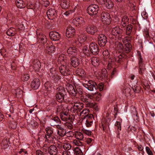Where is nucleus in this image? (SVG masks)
Returning a JSON list of instances; mask_svg holds the SVG:
<instances>
[{"label":"nucleus","instance_id":"obj_1","mask_svg":"<svg viewBox=\"0 0 155 155\" xmlns=\"http://www.w3.org/2000/svg\"><path fill=\"white\" fill-rule=\"evenodd\" d=\"M83 85L91 91H93L94 89L96 90L97 87H98L100 91H101L104 88V84L102 83H99L97 86L96 83L92 81H89L87 84H84Z\"/></svg>","mask_w":155,"mask_h":155},{"label":"nucleus","instance_id":"obj_2","mask_svg":"<svg viewBox=\"0 0 155 155\" xmlns=\"http://www.w3.org/2000/svg\"><path fill=\"white\" fill-rule=\"evenodd\" d=\"M123 32V29L120 28L119 27H115L111 30V38L115 40H120L122 38Z\"/></svg>","mask_w":155,"mask_h":155},{"label":"nucleus","instance_id":"obj_3","mask_svg":"<svg viewBox=\"0 0 155 155\" xmlns=\"http://www.w3.org/2000/svg\"><path fill=\"white\" fill-rule=\"evenodd\" d=\"M65 91L64 87L60 86L57 90L55 95L56 99L59 102H61L64 100L65 94Z\"/></svg>","mask_w":155,"mask_h":155},{"label":"nucleus","instance_id":"obj_4","mask_svg":"<svg viewBox=\"0 0 155 155\" xmlns=\"http://www.w3.org/2000/svg\"><path fill=\"white\" fill-rule=\"evenodd\" d=\"M63 111L60 113V116L61 120L64 121H71L74 119L72 117H71L69 114V110L67 107H65Z\"/></svg>","mask_w":155,"mask_h":155},{"label":"nucleus","instance_id":"obj_5","mask_svg":"<svg viewBox=\"0 0 155 155\" xmlns=\"http://www.w3.org/2000/svg\"><path fill=\"white\" fill-rule=\"evenodd\" d=\"M99 8L97 5H91L88 7L87 9V12L91 15H95L97 14Z\"/></svg>","mask_w":155,"mask_h":155},{"label":"nucleus","instance_id":"obj_6","mask_svg":"<svg viewBox=\"0 0 155 155\" xmlns=\"http://www.w3.org/2000/svg\"><path fill=\"white\" fill-rule=\"evenodd\" d=\"M101 20L103 24L109 25L111 22V18L109 14L106 12H102L101 14Z\"/></svg>","mask_w":155,"mask_h":155},{"label":"nucleus","instance_id":"obj_7","mask_svg":"<svg viewBox=\"0 0 155 155\" xmlns=\"http://www.w3.org/2000/svg\"><path fill=\"white\" fill-rule=\"evenodd\" d=\"M86 31L89 34L94 35L98 31L96 26L92 25H87L86 26Z\"/></svg>","mask_w":155,"mask_h":155},{"label":"nucleus","instance_id":"obj_8","mask_svg":"<svg viewBox=\"0 0 155 155\" xmlns=\"http://www.w3.org/2000/svg\"><path fill=\"white\" fill-rule=\"evenodd\" d=\"M72 23L76 26L80 27L84 24L85 21L81 17H77L73 20Z\"/></svg>","mask_w":155,"mask_h":155},{"label":"nucleus","instance_id":"obj_9","mask_svg":"<svg viewBox=\"0 0 155 155\" xmlns=\"http://www.w3.org/2000/svg\"><path fill=\"white\" fill-rule=\"evenodd\" d=\"M68 65H61L59 68L60 72L64 76H66L70 75L71 71L68 68Z\"/></svg>","mask_w":155,"mask_h":155},{"label":"nucleus","instance_id":"obj_10","mask_svg":"<svg viewBox=\"0 0 155 155\" xmlns=\"http://www.w3.org/2000/svg\"><path fill=\"white\" fill-rule=\"evenodd\" d=\"M94 119L93 116L90 114L88 116H86L84 119H83V122H85V124L87 127H90L93 124Z\"/></svg>","mask_w":155,"mask_h":155},{"label":"nucleus","instance_id":"obj_11","mask_svg":"<svg viewBox=\"0 0 155 155\" xmlns=\"http://www.w3.org/2000/svg\"><path fill=\"white\" fill-rule=\"evenodd\" d=\"M97 42L100 47H104L107 42V38L104 34L100 35L98 37Z\"/></svg>","mask_w":155,"mask_h":155},{"label":"nucleus","instance_id":"obj_12","mask_svg":"<svg viewBox=\"0 0 155 155\" xmlns=\"http://www.w3.org/2000/svg\"><path fill=\"white\" fill-rule=\"evenodd\" d=\"M139 59V72L140 74L142 75L144 71V68L143 63V58L141 55L140 52H138Z\"/></svg>","mask_w":155,"mask_h":155},{"label":"nucleus","instance_id":"obj_13","mask_svg":"<svg viewBox=\"0 0 155 155\" xmlns=\"http://www.w3.org/2000/svg\"><path fill=\"white\" fill-rule=\"evenodd\" d=\"M89 48L91 53L94 55H96L98 53L99 49L98 46L95 43H91L89 45Z\"/></svg>","mask_w":155,"mask_h":155},{"label":"nucleus","instance_id":"obj_14","mask_svg":"<svg viewBox=\"0 0 155 155\" xmlns=\"http://www.w3.org/2000/svg\"><path fill=\"white\" fill-rule=\"evenodd\" d=\"M47 14L49 19H52L57 15L56 11L54 8H51L47 11Z\"/></svg>","mask_w":155,"mask_h":155},{"label":"nucleus","instance_id":"obj_15","mask_svg":"<svg viewBox=\"0 0 155 155\" xmlns=\"http://www.w3.org/2000/svg\"><path fill=\"white\" fill-rule=\"evenodd\" d=\"M37 40L38 43L44 44L47 42V39L46 36L41 33L37 34Z\"/></svg>","mask_w":155,"mask_h":155},{"label":"nucleus","instance_id":"obj_16","mask_svg":"<svg viewBox=\"0 0 155 155\" xmlns=\"http://www.w3.org/2000/svg\"><path fill=\"white\" fill-rule=\"evenodd\" d=\"M66 88L70 95L74 96L76 95V89L74 88L73 85L69 84L67 85Z\"/></svg>","mask_w":155,"mask_h":155},{"label":"nucleus","instance_id":"obj_17","mask_svg":"<svg viewBox=\"0 0 155 155\" xmlns=\"http://www.w3.org/2000/svg\"><path fill=\"white\" fill-rule=\"evenodd\" d=\"M49 35L50 39L53 41H58L60 38V34L56 31L50 32Z\"/></svg>","mask_w":155,"mask_h":155},{"label":"nucleus","instance_id":"obj_18","mask_svg":"<svg viewBox=\"0 0 155 155\" xmlns=\"http://www.w3.org/2000/svg\"><path fill=\"white\" fill-rule=\"evenodd\" d=\"M59 62H60L62 65H68L69 61L67 58L66 56L63 54L60 55L58 59Z\"/></svg>","mask_w":155,"mask_h":155},{"label":"nucleus","instance_id":"obj_19","mask_svg":"<svg viewBox=\"0 0 155 155\" xmlns=\"http://www.w3.org/2000/svg\"><path fill=\"white\" fill-rule=\"evenodd\" d=\"M75 31V29L74 28L71 26H69L66 29V36L68 38L71 37L74 34Z\"/></svg>","mask_w":155,"mask_h":155},{"label":"nucleus","instance_id":"obj_20","mask_svg":"<svg viewBox=\"0 0 155 155\" xmlns=\"http://www.w3.org/2000/svg\"><path fill=\"white\" fill-rule=\"evenodd\" d=\"M50 76L52 77L53 79L55 81H57L60 79V77L56 73L55 69L51 68L50 69Z\"/></svg>","mask_w":155,"mask_h":155},{"label":"nucleus","instance_id":"obj_21","mask_svg":"<svg viewBox=\"0 0 155 155\" xmlns=\"http://www.w3.org/2000/svg\"><path fill=\"white\" fill-rule=\"evenodd\" d=\"M40 85V82L39 79L36 78L34 79L31 82V86L34 89H38Z\"/></svg>","mask_w":155,"mask_h":155},{"label":"nucleus","instance_id":"obj_22","mask_svg":"<svg viewBox=\"0 0 155 155\" xmlns=\"http://www.w3.org/2000/svg\"><path fill=\"white\" fill-rule=\"evenodd\" d=\"M60 120L57 117H54L49 121V123L52 126H56L58 124L60 123Z\"/></svg>","mask_w":155,"mask_h":155},{"label":"nucleus","instance_id":"obj_23","mask_svg":"<svg viewBox=\"0 0 155 155\" xmlns=\"http://www.w3.org/2000/svg\"><path fill=\"white\" fill-rule=\"evenodd\" d=\"M58 152V150L56 146L54 145L50 146L48 153L50 155H56Z\"/></svg>","mask_w":155,"mask_h":155},{"label":"nucleus","instance_id":"obj_24","mask_svg":"<svg viewBox=\"0 0 155 155\" xmlns=\"http://www.w3.org/2000/svg\"><path fill=\"white\" fill-rule=\"evenodd\" d=\"M79 64V61L78 58L76 57H72L71 58L70 64L72 66L76 68Z\"/></svg>","mask_w":155,"mask_h":155},{"label":"nucleus","instance_id":"obj_25","mask_svg":"<svg viewBox=\"0 0 155 155\" xmlns=\"http://www.w3.org/2000/svg\"><path fill=\"white\" fill-rule=\"evenodd\" d=\"M67 53L69 56H74L77 54V50L75 47H70L68 49Z\"/></svg>","mask_w":155,"mask_h":155},{"label":"nucleus","instance_id":"obj_26","mask_svg":"<svg viewBox=\"0 0 155 155\" xmlns=\"http://www.w3.org/2000/svg\"><path fill=\"white\" fill-rule=\"evenodd\" d=\"M70 0H63L61 2V5L63 9H66L70 7Z\"/></svg>","mask_w":155,"mask_h":155},{"label":"nucleus","instance_id":"obj_27","mask_svg":"<svg viewBox=\"0 0 155 155\" xmlns=\"http://www.w3.org/2000/svg\"><path fill=\"white\" fill-rule=\"evenodd\" d=\"M41 66V63L37 60H35L33 62V68L35 71H38Z\"/></svg>","mask_w":155,"mask_h":155},{"label":"nucleus","instance_id":"obj_28","mask_svg":"<svg viewBox=\"0 0 155 155\" xmlns=\"http://www.w3.org/2000/svg\"><path fill=\"white\" fill-rule=\"evenodd\" d=\"M45 136L47 141L49 143H53L56 140V135L54 134L45 135Z\"/></svg>","mask_w":155,"mask_h":155},{"label":"nucleus","instance_id":"obj_29","mask_svg":"<svg viewBox=\"0 0 155 155\" xmlns=\"http://www.w3.org/2000/svg\"><path fill=\"white\" fill-rule=\"evenodd\" d=\"M115 47L116 50L120 52H122L123 51H124L123 45L120 42H116L115 43Z\"/></svg>","mask_w":155,"mask_h":155},{"label":"nucleus","instance_id":"obj_30","mask_svg":"<svg viewBox=\"0 0 155 155\" xmlns=\"http://www.w3.org/2000/svg\"><path fill=\"white\" fill-rule=\"evenodd\" d=\"M87 37V35L86 34H80L79 35L78 40L80 43H82L86 41Z\"/></svg>","mask_w":155,"mask_h":155},{"label":"nucleus","instance_id":"obj_31","mask_svg":"<svg viewBox=\"0 0 155 155\" xmlns=\"http://www.w3.org/2000/svg\"><path fill=\"white\" fill-rule=\"evenodd\" d=\"M91 62L92 64L94 67H96L99 65L100 61L99 59L95 57H92Z\"/></svg>","mask_w":155,"mask_h":155},{"label":"nucleus","instance_id":"obj_32","mask_svg":"<svg viewBox=\"0 0 155 155\" xmlns=\"http://www.w3.org/2000/svg\"><path fill=\"white\" fill-rule=\"evenodd\" d=\"M129 18L127 16L124 15L122 18L121 25L123 27H124L126 26V25L128 23Z\"/></svg>","mask_w":155,"mask_h":155},{"label":"nucleus","instance_id":"obj_33","mask_svg":"<svg viewBox=\"0 0 155 155\" xmlns=\"http://www.w3.org/2000/svg\"><path fill=\"white\" fill-rule=\"evenodd\" d=\"M15 3L17 6L19 8H23L25 6V4L22 0H16Z\"/></svg>","mask_w":155,"mask_h":155},{"label":"nucleus","instance_id":"obj_34","mask_svg":"<svg viewBox=\"0 0 155 155\" xmlns=\"http://www.w3.org/2000/svg\"><path fill=\"white\" fill-rule=\"evenodd\" d=\"M74 135L75 138L80 140H82L84 138L82 133L79 131H75Z\"/></svg>","mask_w":155,"mask_h":155},{"label":"nucleus","instance_id":"obj_35","mask_svg":"<svg viewBox=\"0 0 155 155\" xmlns=\"http://www.w3.org/2000/svg\"><path fill=\"white\" fill-rule=\"evenodd\" d=\"M89 110L87 109H85L83 110L80 113V116L83 119L85 118L86 116H88L89 114Z\"/></svg>","mask_w":155,"mask_h":155},{"label":"nucleus","instance_id":"obj_36","mask_svg":"<svg viewBox=\"0 0 155 155\" xmlns=\"http://www.w3.org/2000/svg\"><path fill=\"white\" fill-rule=\"evenodd\" d=\"M124 87V92L125 93V95L129 96L131 95V89L129 85Z\"/></svg>","mask_w":155,"mask_h":155},{"label":"nucleus","instance_id":"obj_37","mask_svg":"<svg viewBox=\"0 0 155 155\" xmlns=\"http://www.w3.org/2000/svg\"><path fill=\"white\" fill-rule=\"evenodd\" d=\"M16 33L15 29L12 28L8 29L6 31L7 35L9 36H13Z\"/></svg>","mask_w":155,"mask_h":155},{"label":"nucleus","instance_id":"obj_38","mask_svg":"<svg viewBox=\"0 0 155 155\" xmlns=\"http://www.w3.org/2000/svg\"><path fill=\"white\" fill-rule=\"evenodd\" d=\"M133 26L131 25H128L126 27V35L130 36L132 31Z\"/></svg>","mask_w":155,"mask_h":155},{"label":"nucleus","instance_id":"obj_39","mask_svg":"<svg viewBox=\"0 0 155 155\" xmlns=\"http://www.w3.org/2000/svg\"><path fill=\"white\" fill-rule=\"evenodd\" d=\"M106 7L108 9H110L113 7L114 4L113 2L110 0H106L104 3Z\"/></svg>","mask_w":155,"mask_h":155},{"label":"nucleus","instance_id":"obj_40","mask_svg":"<svg viewBox=\"0 0 155 155\" xmlns=\"http://www.w3.org/2000/svg\"><path fill=\"white\" fill-rule=\"evenodd\" d=\"M45 87L46 91L48 93L51 92L52 88L51 86L50 82L48 81L46 82L45 84Z\"/></svg>","mask_w":155,"mask_h":155},{"label":"nucleus","instance_id":"obj_41","mask_svg":"<svg viewBox=\"0 0 155 155\" xmlns=\"http://www.w3.org/2000/svg\"><path fill=\"white\" fill-rule=\"evenodd\" d=\"M125 48H124V51L126 53L130 52L131 49V45L129 43H126L125 45Z\"/></svg>","mask_w":155,"mask_h":155},{"label":"nucleus","instance_id":"obj_42","mask_svg":"<svg viewBox=\"0 0 155 155\" xmlns=\"http://www.w3.org/2000/svg\"><path fill=\"white\" fill-rule=\"evenodd\" d=\"M55 50V47L53 45L47 46L46 48L47 52L49 54L54 52Z\"/></svg>","mask_w":155,"mask_h":155},{"label":"nucleus","instance_id":"obj_43","mask_svg":"<svg viewBox=\"0 0 155 155\" xmlns=\"http://www.w3.org/2000/svg\"><path fill=\"white\" fill-rule=\"evenodd\" d=\"M74 119H73L72 121H68L65 124V126L67 128L69 129H72L73 128V120Z\"/></svg>","mask_w":155,"mask_h":155},{"label":"nucleus","instance_id":"obj_44","mask_svg":"<svg viewBox=\"0 0 155 155\" xmlns=\"http://www.w3.org/2000/svg\"><path fill=\"white\" fill-rule=\"evenodd\" d=\"M45 131L46 132V134L45 135H52L54 134L53 133V129L50 127H48L45 129Z\"/></svg>","mask_w":155,"mask_h":155},{"label":"nucleus","instance_id":"obj_45","mask_svg":"<svg viewBox=\"0 0 155 155\" xmlns=\"http://www.w3.org/2000/svg\"><path fill=\"white\" fill-rule=\"evenodd\" d=\"M73 104L76 107L78 110L79 111V112H80L83 107V104L80 102L74 103Z\"/></svg>","mask_w":155,"mask_h":155},{"label":"nucleus","instance_id":"obj_46","mask_svg":"<svg viewBox=\"0 0 155 155\" xmlns=\"http://www.w3.org/2000/svg\"><path fill=\"white\" fill-rule=\"evenodd\" d=\"M77 74L80 76H83L85 75V72L84 70L81 68H78L76 71Z\"/></svg>","mask_w":155,"mask_h":155},{"label":"nucleus","instance_id":"obj_47","mask_svg":"<svg viewBox=\"0 0 155 155\" xmlns=\"http://www.w3.org/2000/svg\"><path fill=\"white\" fill-rule=\"evenodd\" d=\"M118 120L119 121H117L116 122L115 125L117 127L118 131H119L121 130V123L122 122V120L120 118Z\"/></svg>","mask_w":155,"mask_h":155},{"label":"nucleus","instance_id":"obj_48","mask_svg":"<svg viewBox=\"0 0 155 155\" xmlns=\"http://www.w3.org/2000/svg\"><path fill=\"white\" fill-rule=\"evenodd\" d=\"M62 147L65 151H69L71 150V146L69 143H66L63 144Z\"/></svg>","mask_w":155,"mask_h":155},{"label":"nucleus","instance_id":"obj_49","mask_svg":"<svg viewBox=\"0 0 155 155\" xmlns=\"http://www.w3.org/2000/svg\"><path fill=\"white\" fill-rule=\"evenodd\" d=\"M74 153L76 155H82L83 153L78 147H76L74 150Z\"/></svg>","mask_w":155,"mask_h":155},{"label":"nucleus","instance_id":"obj_50","mask_svg":"<svg viewBox=\"0 0 155 155\" xmlns=\"http://www.w3.org/2000/svg\"><path fill=\"white\" fill-rule=\"evenodd\" d=\"M103 55L104 57L106 59L110 58V53L108 51L106 50L103 52Z\"/></svg>","mask_w":155,"mask_h":155},{"label":"nucleus","instance_id":"obj_51","mask_svg":"<svg viewBox=\"0 0 155 155\" xmlns=\"http://www.w3.org/2000/svg\"><path fill=\"white\" fill-rule=\"evenodd\" d=\"M112 60H113V61L114 60V59H108V63L107 65V68L109 70L110 69L113 65V64L114 63L112 62Z\"/></svg>","mask_w":155,"mask_h":155},{"label":"nucleus","instance_id":"obj_52","mask_svg":"<svg viewBox=\"0 0 155 155\" xmlns=\"http://www.w3.org/2000/svg\"><path fill=\"white\" fill-rule=\"evenodd\" d=\"M75 9L76 8L75 7L73 10H72L66 11L63 13V15H65L66 16H68L70 14L74 12L75 10Z\"/></svg>","mask_w":155,"mask_h":155},{"label":"nucleus","instance_id":"obj_53","mask_svg":"<svg viewBox=\"0 0 155 155\" xmlns=\"http://www.w3.org/2000/svg\"><path fill=\"white\" fill-rule=\"evenodd\" d=\"M70 111L72 113H78L79 112V111L78 110V109L73 104L72 107H71L70 109Z\"/></svg>","mask_w":155,"mask_h":155},{"label":"nucleus","instance_id":"obj_54","mask_svg":"<svg viewBox=\"0 0 155 155\" xmlns=\"http://www.w3.org/2000/svg\"><path fill=\"white\" fill-rule=\"evenodd\" d=\"M79 140H74L73 141V143L77 146H81L82 145V143Z\"/></svg>","mask_w":155,"mask_h":155},{"label":"nucleus","instance_id":"obj_55","mask_svg":"<svg viewBox=\"0 0 155 155\" xmlns=\"http://www.w3.org/2000/svg\"><path fill=\"white\" fill-rule=\"evenodd\" d=\"M81 100L84 102L88 103L89 102L87 95L82 96L81 97Z\"/></svg>","mask_w":155,"mask_h":155},{"label":"nucleus","instance_id":"obj_56","mask_svg":"<svg viewBox=\"0 0 155 155\" xmlns=\"http://www.w3.org/2000/svg\"><path fill=\"white\" fill-rule=\"evenodd\" d=\"M30 76L28 74H24L22 77L21 79L23 81H27L29 78Z\"/></svg>","mask_w":155,"mask_h":155},{"label":"nucleus","instance_id":"obj_57","mask_svg":"<svg viewBox=\"0 0 155 155\" xmlns=\"http://www.w3.org/2000/svg\"><path fill=\"white\" fill-rule=\"evenodd\" d=\"M66 107H63L61 105L58 106L57 108V110L56 111V113L58 114V112L61 111V110H62V111H63V110L64 109V108Z\"/></svg>","mask_w":155,"mask_h":155},{"label":"nucleus","instance_id":"obj_58","mask_svg":"<svg viewBox=\"0 0 155 155\" xmlns=\"http://www.w3.org/2000/svg\"><path fill=\"white\" fill-rule=\"evenodd\" d=\"M94 99L97 101H99L101 98V95L100 94H96L94 95Z\"/></svg>","mask_w":155,"mask_h":155},{"label":"nucleus","instance_id":"obj_59","mask_svg":"<svg viewBox=\"0 0 155 155\" xmlns=\"http://www.w3.org/2000/svg\"><path fill=\"white\" fill-rule=\"evenodd\" d=\"M49 147L50 146L48 144H44L43 147V151L46 152L48 151V152L49 149Z\"/></svg>","mask_w":155,"mask_h":155},{"label":"nucleus","instance_id":"obj_60","mask_svg":"<svg viewBox=\"0 0 155 155\" xmlns=\"http://www.w3.org/2000/svg\"><path fill=\"white\" fill-rule=\"evenodd\" d=\"M74 134L73 132L72 131H69L65 132V135L68 137H72Z\"/></svg>","mask_w":155,"mask_h":155},{"label":"nucleus","instance_id":"obj_61","mask_svg":"<svg viewBox=\"0 0 155 155\" xmlns=\"http://www.w3.org/2000/svg\"><path fill=\"white\" fill-rule=\"evenodd\" d=\"M124 55L120 54L119 55L117 58H116L115 60L116 61H117L118 63H120L121 61V60L122 58H124Z\"/></svg>","mask_w":155,"mask_h":155},{"label":"nucleus","instance_id":"obj_62","mask_svg":"<svg viewBox=\"0 0 155 155\" xmlns=\"http://www.w3.org/2000/svg\"><path fill=\"white\" fill-rule=\"evenodd\" d=\"M131 37H126L123 39V42L124 43H126L127 42L130 41L131 40Z\"/></svg>","mask_w":155,"mask_h":155},{"label":"nucleus","instance_id":"obj_63","mask_svg":"<svg viewBox=\"0 0 155 155\" xmlns=\"http://www.w3.org/2000/svg\"><path fill=\"white\" fill-rule=\"evenodd\" d=\"M146 150L148 155H153L152 152L148 147H146Z\"/></svg>","mask_w":155,"mask_h":155},{"label":"nucleus","instance_id":"obj_64","mask_svg":"<svg viewBox=\"0 0 155 155\" xmlns=\"http://www.w3.org/2000/svg\"><path fill=\"white\" fill-rule=\"evenodd\" d=\"M83 52L87 54V55L88 54L89 50L87 46H85L83 49Z\"/></svg>","mask_w":155,"mask_h":155}]
</instances>
